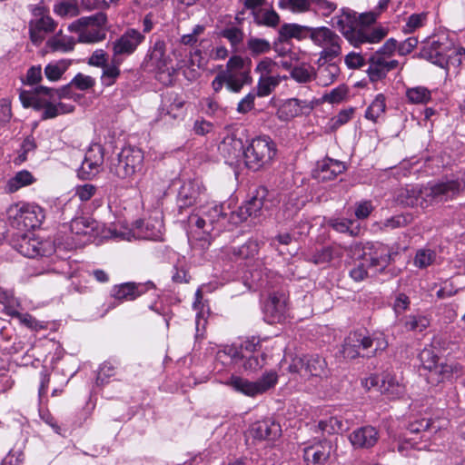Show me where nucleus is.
Segmentation results:
<instances>
[{"label": "nucleus", "instance_id": "393cba45", "mask_svg": "<svg viewBox=\"0 0 465 465\" xmlns=\"http://www.w3.org/2000/svg\"><path fill=\"white\" fill-rule=\"evenodd\" d=\"M333 451V445L331 440H324L316 445L304 449L303 458L305 461L314 465L323 464L327 461Z\"/></svg>", "mask_w": 465, "mask_h": 465}, {"label": "nucleus", "instance_id": "cd10ccee", "mask_svg": "<svg viewBox=\"0 0 465 465\" xmlns=\"http://www.w3.org/2000/svg\"><path fill=\"white\" fill-rule=\"evenodd\" d=\"M423 193L424 186L420 188L418 186H410L400 192L398 199L401 203L406 206H420V208L425 209L429 206L427 201H425L426 199L423 196Z\"/></svg>", "mask_w": 465, "mask_h": 465}, {"label": "nucleus", "instance_id": "aec40b11", "mask_svg": "<svg viewBox=\"0 0 465 465\" xmlns=\"http://www.w3.org/2000/svg\"><path fill=\"white\" fill-rule=\"evenodd\" d=\"M220 154L224 158L225 163L233 164L242 156L244 152L243 143L240 138L231 134L225 136L218 146Z\"/></svg>", "mask_w": 465, "mask_h": 465}, {"label": "nucleus", "instance_id": "a211bd4d", "mask_svg": "<svg viewBox=\"0 0 465 465\" xmlns=\"http://www.w3.org/2000/svg\"><path fill=\"white\" fill-rule=\"evenodd\" d=\"M144 35L136 29H127L119 38L113 42V55L117 58L131 55L144 41Z\"/></svg>", "mask_w": 465, "mask_h": 465}, {"label": "nucleus", "instance_id": "1a4fd4ad", "mask_svg": "<svg viewBox=\"0 0 465 465\" xmlns=\"http://www.w3.org/2000/svg\"><path fill=\"white\" fill-rule=\"evenodd\" d=\"M276 152V144L270 136H257L243 152L245 164L248 169L258 171L272 163Z\"/></svg>", "mask_w": 465, "mask_h": 465}, {"label": "nucleus", "instance_id": "603ef678", "mask_svg": "<svg viewBox=\"0 0 465 465\" xmlns=\"http://www.w3.org/2000/svg\"><path fill=\"white\" fill-rule=\"evenodd\" d=\"M203 213L206 217L212 229L214 228V224L219 223L227 217V213L224 212L223 204L213 203L211 206H207L203 211Z\"/></svg>", "mask_w": 465, "mask_h": 465}, {"label": "nucleus", "instance_id": "20e7f679", "mask_svg": "<svg viewBox=\"0 0 465 465\" xmlns=\"http://www.w3.org/2000/svg\"><path fill=\"white\" fill-rule=\"evenodd\" d=\"M465 55V49L455 46L451 40L444 35L430 37L420 52V56L430 63L444 68L450 65L458 67L461 64Z\"/></svg>", "mask_w": 465, "mask_h": 465}, {"label": "nucleus", "instance_id": "ea45409f", "mask_svg": "<svg viewBox=\"0 0 465 465\" xmlns=\"http://www.w3.org/2000/svg\"><path fill=\"white\" fill-rule=\"evenodd\" d=\"M246 49L252 57L266 54L272 50L271 43L257 36H250L246 41Z\"/></svg>", "mask_w": 465, "mask_h": 465}, {"label": "nucleus", "instance_id": "864d4df0", "mask_svg": "<svg viewBox=\"0 0 465 465\" xmlns=\"http://www.w3.org/2000/svg\"><path fill=\"white\" fill-rule=\"evenodd\" d=\"M318 427L322 432H326L328 434L339 433L347 430L343 421L338 417H329L322 420L319 421Z\"/></svg>", "mask_w": 465, "mask_h": 465}, {"label": "nucleus", "instance_id": "8fccbe9b", "mask_svg": "<svg viewBox=\"0 0 465 465\" xmlns=\"http://www.w3.org/2000/svg\"><path fill=\"white\" fill-rule=\"evenodd\" d=\"M253 19L258 25L271 27L276 26L280 21L278 14L272 9H260L259 12L254 13Z\"/></svg>", "mask_w": 465, "mask_h": 465}, {"label": "nucleus", "instance_id": "58836bf2", "mask_svg": "<svg viewBox=\"0 0 465 465\" xmlns=\"http://www.w3.org/2000/svg\"><path fill=\"white\" fill-rule=\"evenodd\" d=\"M54 13L62 18H72L80 14L76 0H61L54 5Z\"/></svg>", "mask_w": 465, "mask_h": 465}, {"label": "nucleus", "instance_id": "b1692460", "mask_svg": "<svg viewBox=\"0 0 465 465\" xmlns=\"http://www.w3.org/2000/svg\"><path fill=\"white\" fill-rule=\"evenodd\" d=\"M345 164L338 160L329 157L317 163L315 176L322 182L331 181L345 171Z\"/></svg>", "mask_w": 465, "mask_h": 465}, {"label": "nucleus", "instance_id": "13d9d810", "mask_svg": "<svg viewBox=\"0 0 465 465\" xmlns=\"http://www.w3.org/2000/svg\"><path fill=\"white\" fill-rule=\"evenodd\" d=\"M420 360L422 367L430 371H438V361L439 357L430 349H424L420 353Z\"/></svg>", "mask_w": 465, "mask_h": 465}, {"label": "nucleus", "instance_id": "4468645a", "mask_svg": "<svg viewBox=\"0 0 465 465\" xmlns=\"http://www.w3.org/2000/svg\"><path fill=\"white\" fill-rule=\"evenodd\" d=\"M462 192L460 178H442L424 186L423 196L428 206L454 199Z\"/></svg>", "mask_w": 465, "mask_h": 465}, {"label": "nucleus", "instance_id": "423d86ee", "mask_svg": "<svg viewBox=\"0 0 465 465\" xmlns=\"http://www.w3.org/2000/svg\"><path fill=\"white\" fill-rule=\"evenodd\" d=\"M396 49L397 41L394 38H390L378 50L369 55L368 68L365 72L371 83L385 79L390 72L399 67V61L393 59Z\"/></svg>", "mask_w": 465, "mask_h": 465}, {"label": "nucleus", "instance_id": "7c9ffc66", "mask_svg": "<svg viewBox=\"0 0 465 465\" xmlns=\"http://www.w3.org/2000/svg\"><path fill=\"white\" fill-rule=\"evenodd\" d=\"M313 27L300 25L297 24H285L281 26L279 30L280 41L286 40L292 38H296L299 40L309 38V35L311 34V29Z\"/></svg>", "mask_w": 465, "mask_h": 465}, {"label": "nucleus", "instance_id": "6e6d98bb", "mask_svg": "<svg viewBox=\"0 0 465 465\" xmlns=\"http://www.w3.org/2000/svg\"><path fill=\"white\" fill-rule=\"evenodd\" d=\"M278 376L277 373L273 371H268L263 374L259 380L255 382L257 387V395L262 394L271 388L274 387L277 383Z\"/></svg>", "mask_w": 465, "mask_h": 465}, {"label": "nucleus", "instance_id": "e433bc0d", "mask_svg": "<svg viewBox=\"0 0 465 465\" xmlns=\"http://www.w3.org/2000/svg\"><path fill=\"white\" fill-rule=\"evenodd\" d=\"M339 253L331 246H324L315 251L308 252L305 256L307 262H312L316 265L325 264L330 262Z\"/></svg>", "mask_w": 465, "mask_h": 465}, {"label": "nucleus", "instance_id": "2f4dec72", "mask_svg": "<svg viewBox=\"0 0 465 465\" xmlns=\"http://www.w3.org/2000/svg\"><path fill=\"white\" fill-rule=\"evenodd\" d=\"M223 383L232 388L235 391L242 393L246 396H257V387L254 381H250L244 378L232 375Z\"/></svg>", "mask_w": 465, "mask_h": 465}, {"label": "nucleus", "instance_id": "774afa93", "mask_svg": "<svg viewBox=\"0 0 465 465\" xmlns=\"http://www.w3.org/2000/svg\"><path fill=\"white\" fill-rule=\"evenodd\" d=\"M371 274L369 270L366 262L361 259V261L355 264V266L350 271V276L355 282H361Z\"/></svg>", "mask_w": 465, "mask_h": 465}, {"label": "nucleus", "instance_id": "39448f33", "mask_svg": "<svg viewBox=\"0 0 465 465\" xmlns=\"http://www.w3.org/2000/svg\"><path fill=\"white\" fill-rule=\"evenodd\" d=\"M388 347V341L383 333L374 332L366 335L361 331L351 332L341 351L345 359L353 360L361 356V350L365 351L362 356L371 357L383 351Z\"/></svg>", "mask_w": 465, "mask_h": 465}, {"label": "nucleus", "instance_id": "9b49d317", "mask_svg": "<svg viewBox=\"0 0 465 465\" xmlns=\"http://www.w3.org/2000/svg\"><path fill=\"white\" fill-rule=\"evenodd\" d=\"M29 10L32 15L28 22L29 38L35 46H40L48 35L55 32L58 24L41 4L31 5Z\"/></svg>", "mask_w": 465, "mask_h": 465}, {"label": "nucleus", "instance_id": "37998d69", "mask_svg": "<svg viewBox=\"0 0 465 465\" xmlns=\"http://www.w3.org/2000/svg\"><path fill=\"white\" fill-rule=\"evenodd\" d=\"M201 50L196 49L190 53L191 57L188 60L183 59L184 61V66L181 70H183L184 77L191 82L195 81L200 76V72L198 70L200 67V61L196 64L193 56H198L201 58Z\"/></svg>", "mask_w": 465, "mask_h": 465}, {"label": "nucleus", "instance_id": "3c124183", "mask_svg": "<svg viewBox=\"0 0 465 465\" xmlns=\"http://www.w3.org/2000/svg\"><path fill=\"white\" fill-rule=\"evenodd\" d=\"M69 64L65 60L49 63L45 67V75L49 81H58L67 70Z\"/></svg>", "mask_w": 465, "mask_h": 465}, {"label": "nucleus", "instance_id": "4c0bfd02", "mask_svg": "<svg viewBox=\"0 0 465 465\" xmlns=\"http://www.w3.org/2000/svg\"><path fill=\"white\" fill-rule=\"evenodd\" d=\"M340 74V67L335 63L327 62L318 66L317 78L320 84L327 86L332 84Z\"/></svg>", "mask_w": 465, "mask_h": 465}, {"label": "nucleus", "instance_id": "dca6fc26", "mask_svg": "<svg viewBox=\"0 0 465 465\" xmlns=\"http://www.w3.org/2000/svg\"><path fill=\"white\" fill-rule=\"evenodd\" d=\"M19 253L28 258L49 257L55 248L52 242L23 235L15 245Z\"/></svg>", "mask_w": 465, "mask_h": 465}, {"label": "nucleus", "instance_id": "2eb2a0df", "mask_svg": "<svg viewBox=\"0 0 465 465\" xmlns=\"http://www.w3.org/2000/svg\"><path fill=\"white\" fill-rule=\"evenodd\" d=\"M267 193L265 187L258 188L252 198L242 204L237 212L231 213V222L237 223L244 222L248 218L259 219L262 215V210L265 207Z\"/></svg>", "mask_w": 465, "mask_h": 465}, {"label": "nucleus", "instance_id": "f03ea898", "mask_svg": "<svg viewBox=\"0 0 465 465\" xmlns=\"http://www.w3.org/2000/svg\"><path fill=\"white\" fill-rule=\"evenodd\" d=\"M345 39L355 48L362 45L380 43L388 34L383 27H371L359 25L356 13L350 9H342L341 14L332 18Z\"/></svg>", "mask_w": 465, "mask_h": 465}, {"label": "nucleus", "instance_id": "e2e57ef3", "mask_svg": "<svg viewBox=\"0 0 465 465\" xmlns=\"http://www.w3.org/2000/svg\"><path fill=\"white\" fill-rule=\"evenodd\" d=\"M429 324V320L424 316L410 315L407 317L404 326L409 331H422Z\"/></svg>", "mask_w": 465, "mask_h": 465}, {"label": "nucleus", "instance_id": "052dcab7", "mask_svg": "<svg viewBox=\"0 0 465 465\" xmlns=\"http://www.w3.org/2000/svg\"><path fill=\"white\" fill-rule=\"evenodd\" d=\"M72 86L70 83L60 89H54L46 86L40 85L39 91L44 92L45 95L50 99L54 97L61 98H71L72 97Z\"/></svg>", "mask_w": 465, "mask_h": 465}, {"label": "nucleus", "instance_id": "ddd939ff", "mask_svg": "<svg viewBox=\"0 0 465 465\" xmlns=\"http://www.w3.org/2000/svg\"><path fill=\"white\" fill-rule=\"evenodd\" d=\"M143 162V152L139 148L127 146L110 160L109 172L119 179H128L141 169Z\"/></svg>", "mask_w": 465, "mask_h": 465}, {"label": "nucleus", "instance_id": "a878e982", "mask_svg": "<svg viewBox=\"0 0 465 465\" xmlns=\"http://www.w3.org/2000/svg\"><path fill=\"white\" fill-rule=\"evenodd\" d=\"M146 284L135 282H124L114 285L111 295L119 302L134 301L146 292Z\"/></svg>", "mask_w": 465, "mask_h": 465}, {"label": "nucleus", "instance_id": "69168bd1", "mask_svg": "<svg viewBox=\"0 0 465 465\" xmlns=\"http://www.w3.org/2000/svg\"><path fill=\"white\" fill-rule=\"evenodd\" d=\"M93 228L89 220L84 217L75 218L70 223L71 232L76 235H86Z\"/></svg>", "mask_w": 465, "mask_h": 465}, {"label": "nucleus", "instance_id": "7ed1b4c3", "mask_svg": "<svg viewBox=\"0 0 465 465\" xmlns=\"http://www.w3.org/2000/svg\"><path fill=\"white\" fill-rule=\"evenodd\" d=\"M252 61L235 54L229 58L225 68L221 69L212 81L211 86L215 94L220 93L223 86L232 92L238 94L244 85L252 83L251 75Z\"/></svg>", "mask_w": 465, "mask_h": 465}, {"label": "nucleus", "instance_id": "473e14b6", "mask_svg": "<svg viewBox=\"0 0 465 465\" xmlns=\"http://www.w3.org/2000/svg\"><path fill=\"white\" fill-rule=\"evenodd\" d=\"M380 391L390 399H395L403 394L404 386L399 382L395 376L387 373L382 377Z\"/></svg>", "mask_w": 465, "mask_h": 465}, {"label": "nucleus", "instance_id": "a18cd8bd", "mask_svg": "<svg viewBox=\"0 0 465 465\" xmlns=\"http://www.w3.org/2000/svg\"><path fill=\"white\" fill-rule=\"evenodd\" d=\"M40 86L35 88L34 92L22 91L20 93V100L24 107H32L39 111V106L42 103L45 94L39 91Z\"/></svg>", "mask_w": 465, "mask_h": 465}, {"label": "nucleus", "instance_id": "f257e3e1", "mask_svg": "<svg viewBox=\"0 0 465 465\" xmlns=\"http://www.w3.org/2000/svg\"><path fill=\"white\" fill-rule=\"evenodd\" d=\"M179 56H182V54L178 50L168 54L165 42L157 40L149 49L142 66L144 71L154 74L160 83L170 85L174 82L178 72L184 66V61L179 59Z\"/></svg>", "mask_w": 465, "mask_h": 465}, {"label": "nucleus", "instance_id": "49530a36", "mask_svg": "<svg viewBox=\"0 0 465 465\" xmlns=\"http://www.w3.org/2000/svg\"><path fill=\"white\" fill-rule=\"evenodd\" d=\"M385 110V97L383 94H380L367 108L365 117L372 122H377L378 119L384 114Z\"/></svg>", "mask_w": 465, "mask_h": 465}, {"label": "nucleus", "instance_id": "5701e85b", "mask_svg": "<svg viewBox=\"0 0 465 465\" xmlns=\"http://www.w3.org/2000/svg\"><path fill=\"white\" fill-rule=\"evenodd\" d=\"M137 238L152 241H162L163 224L160 219L150 218L146 221H137L135 223Z\"/></svg>", "mask_w": 465, "mask_h": 465}, {"label": "nucleus", "instance_id": "de8ad7c7", "mask_svg": "<svg viewBox=\"0 0 465 465\" xmlns=\"http://www.w3.org/2000/svg\"><path fill=\"white\" fill-rule=\"evenodd\" d=\"M241 358L244 359V361L242 363L243 369L249 372H256L259 370H261L264 366L266 361V356L264 353H256L250 355L242 353Z\"/></svg>", "mask_w": 465, "mask_h": 465}, {"label": "nucleus", "instance_id": "412c9836", "mask_svg": "<svg viewBox=\"0 0 465 465\" xmlns=\"http://www.w3.org/2000/svg\"><path fill=\"white\" fill-rule=\"evenodd\" d=\"M348 438L354 449H371L376 445L380 435L376 428L367 425L357 428Z\"/></svg>", "mask_w": 465, "mask_h": 465}, {"label": "nucleus", "instance_id": "9d476101", "mask_svg": "<svg viewBox=\"0 0 465 465\" xmlns=\"http://www.w3.org/2000/svg\"><path fill=\"white\" fill-rule=\"evenodd\" d=\"M107 16L104 12H98L90 16H83L69 25L68 30L79 34L81 43H97L106 36Z\"/></svg>", "mask_w": 465, "mask_h": 465}, {"label": "nucleus", "instance_id": "6ab92c4d", "mask_svg": "<svg viewBox=\"0 0 465 465\" xmlns=\"http://www.w3.org/2000/svg\"><path fill=\"white\" fill-rule=\"evenodd\" d=\"M104 163V148L99 143L92 144L86 151L79 170L84 178H91L97 174Z\"/></svg>", "mask_w": 465, "mask_h": 465}, {"label": "nucleus", "instance_id": "4be33fe9", "mask_svg": "<svg viewBox=\"0 0 465 465\" xmlns=\"http://www.w3.org/2000/svg\"><path fill=\"white\" fill-rule=\"evenodd\" d=\"M312 109V102L291 98L282 104L277 111V115L281 120L288 121L300 114H308Z\"/></svg>", "mask_w": 465, "mask_h": 465}, {"label": "nucleus", "instance_id": "c9c22d12", "mask_svg": "<svg viewBox=\"0 0 465 465\" xmlns=\"http://www.w3.org/2000/svg\"><path fill=\"white\" fill-rule=\"evenodd\" d=\"M261 244L258 240L251 238L239 247L230 248V252L235 260L252 258L258 254Z\"/></svg>", "mask_w": 465, "mask_h": 465}, {"label": "nucleus", "instance_id": "c85d7f7f", "mask_svg": "<svg viewBox=\"0 0 465 465\" xmlns=\"http://www.w3.org/2000/svg\"><path fill=\"white\" fill-rule=\"evenodd\" d=\"M304 373L318 378H326L329 369L325 359L318 354L304 355Z\"/></svg>", "mask_w": 465, "mask_h": 465}, {"label": "nucleus", "instance_id": "c756f323", "mask_svg": "<svg viewBox=\"0 0 465 465\" xmlns=\"http://www.w3.org/2000/svg\"><path fill=\"white\" fill-rule=\"evenodd\" d=\"M75 42L72 36L63 35L59 30L46 41V47L52 52L67 53L74 49Z\"/></svg>", "mask_w": 465, "mask_h": 465}, {"label": "nucleus", "instance_id": "c03bdc74", "mask_svg": "<svg viewBox=\"0 0 465 465\" xmlns=\"http://www.w3.org/2000/svg\"><path fill=\"white\" fill-rule=\"evenodd\" d=\"M280 82V76H260L256 85V93L254 94L259 97L267 96L274 90Z\"/></svg>", "mask_w": 465, "mask_h": 465}, {"label": "nucleus", "instance_id": "79ce46f5", "mask_svg": "<svg viewBox=\"0 0 465 465\" xmlns=\"http://www.w3.org/2000/svg\"><path fill=\"white\" fill-rule=\"evenodd\" d=\"M406 97L411 104H425L431 100V93L424 86H415L407 88Z\"/></svg>", "mask_w": 465, "mask_h": 465}, {"label": "nucleus", "instance_id": "f8f14e48", "mask_svg": "<svg viewBox=\"0 0 465 465\" xmlns=\"http://www.w3.org/2000/svg\"><path fill=\"white\" fill-rule=\"evenodd\" d=\"M351 252H361L359 258L366 262L371 274H377L385 270L391 262V253L389 247L381 242L354 243Z\"/></svg>", "mask_w": 465, "mask_h": 465}, {"label": "nucleus", "instance_id": "a19ab883", "mask_svg": "<svg viewBox=\"0 0 465 465\" xmlns=\"http://www.w3.org/2000/svg\"><path fill=\"white\" fill-rule=\"evenodd\" d=\"M35 178L32 173L26 170L20 171L14 177L8 180L6 190L9 193H15L24 186L32 184Z\"/></svg>", "mask_w": 465, "mask_h": 465}, {"label": "nucleus", "instance_id": "72a5a7b5", "mask_svg": "<svg viewBox=\"0 0 465 465\" xmlns=\"http://www.w3.org/2000/svg\"><path fill=\"white\" fill-rule=\"evenodd\" d=\"M290 74L291 77L299 84H308L317 78L315 68L307 63L294 65Z\"/></svg>", "mask_w": 465, "mask_h": 465}, {"label": "nucleus", "instance_id": "bf43d9fd", "mask_svg": "<svg viewBox=\"0 0 465 465\" xmlns=\"http://www.w3.org/2000/svg\"><path fill=\"white\" fill-rule=\"evenodd\" d=\"M426 21V15L424 13L412 14L406 21L405 25L402 27V31L405 34L414 33L417 29L422 27Z\"/></svg>", "mask_w": 465, "mask_h": 465}, {"label": "nucleus", "instance_id": "0eeeda50", "mask_svg": "<svg viewBox=\"0 0 465 465\" xmlns=\"http://www.w3.org/2000/svg\"><path fill=\"white\" fill-rule=\"evenodd\" d=\"M10 225L20 231L35 230L40 227L45 218V210L34 203H15L6 211Z\"/></svg>", "mask_w": 465, "mask_h": 465}, {"label": "nucleus", "instance_id": "bb28decb", "mask_svg": "<svg viewBox=\"0 0 465 465\" xmlns=\"http://www.w3.org/2000/svg\"><path fill=\"white\" fill-rule=\"evenodd\" d=\"M281 433L280 424L271 419L258 421L252 427V436L259 440H273L280 437Z\"/></svg>", "mask_w": 465, "mask_h": 465}, {"label": "nucleus", "instance_id": "680f3d73", "mask_svg": "<svg viewBox=\"0 0 465 465\" xmlns=\"http://www.w3.org/2000/svg\"><path fill=\"white\" fill-rule=\"evenodd\" d=\"M344 63L349 69H361L368 64V58L366 59L359 52H350L344 57Z\"/></svg>", "mask_w": 465, "mask_h": 465}, {"label": "nucleus", "instance_id": "09e8293b", "mask_svg": "<svg viewBox=\"0 0 465 465\" xmlns=\"http://www.w3.org/2000/svg\"><path fill=\"white\" fill-rule=\"evenodd\" d=\"M220 35L228 40L232 48H236L244 39L242 28L235 25H228L220 32Z\"/></svg>", "mask_w": 465, "mask_h": 465}, {"label": "nucleus", "instance_id": "5fc2aeb1", "mask_svg": "<svg viewBox=\"0 0 465 465\" xmlns=\"http://www.w3.org/2000/svg\"><path fill=\"white\" fill-rule=\"evenodd\" d=\"M436 253L430 249H420L414 257V265L420 269H425L434 262Z\"/></svg>", "mask_w": 465, "mask_h": 465}, {"label": "nucleus", "instance_id": "338daca9", "mask_svg": "<svg viewBox=\"0 0 465 465\" xmlns=\"http://www.w3.org/2000/svg\"><path fill=\"white\" fill-rule=\"evenodd\" d=\"M70 84H73L78 90L85 91L94 86L95 80L89 75L79 73L71 80Z\"/></svg>", "mask_w": 465, "mask_h": 465}, {"label": "nucleus", "instance_id": "0e129e2a", "mask_svg": "<svg viewBox=\"0 0 465 465\" xmlns=\"http://www.w3.org/2000/svg\"><path fill=\"white\" fill-rule=\"evenodd\" d=\"M280 6L291 10L293 13H303L310 9V0H282Z\"/></svg>", "mask_w": 465, "mask_h": 465}, {"label": "nucleus", "instance_id": "f3484780", "mask_svg": "<svg viewBox=\"0 0 465 465\" xmlns=\"http://www.w3.org/2000/svg\"><path fill=\"white\" fill-rule=\"evenodd\" d=\"M205 187L198 180H189L184 182L179 189L176 206L179 214H183V210L193 206L201 202L205 196Z\"/></svg>", "mask_w": 465, "mask_h": 465}, {"label": "nucleus", "instance_id": "4d7b16f0", "mask_svg": "<svg viewBox=\"0 0 465 465\" xmlns=\"http://www.w3.org/2000/svg\"><path fill=\"white\" fill-rule=\"evenodd\" d=\"M352 220L349 219H333L331 221V226L338 232H348L351 236H357L360 233V226L351 228L353 224Z\"/></svg>", "mask_w": 465, "mask_h": 465}, {"label": "nucleus", "instance_id": "6e6552de", "mask_svg": "<svg viewBox=\"0 0 465 465\" xmlns=\"http://www.w3.org/2000/svg\"><path fill=\"white\" fill-rule=\"evenodd\" d=\"M309 39L321 48L317 65L331 62L341 54L342 39L327 26L313 27L310 30Z\"/></svg>", "mask_w": 465, "mask_h": 465}, {"label": "nucleus", "instance_id": "f704fd0d", "mask_svg": "<svg viewBox=\"0 0 465 465\" xmlns=\"http://www.w3.org/2000/svg\"><path fill=\"white\" fill-rule=\"evenodd\" d=\"M122 63L123 58H117L113 55L111 62L102 67L103 74L101 76V82L103 85L111 86L116 82L121 74L119 66Z\"/></svg>", "mask_w": 465, "mask_h": 465}]
</instances>
